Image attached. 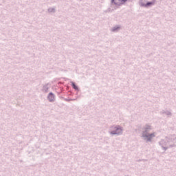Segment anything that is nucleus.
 Segmentation results:
<instances>
[{"label":"nucleus","mask_w":176,"mask_h":176,"mask_svg":"<svg viewBox=\"0 0 176 176\" xmlns=\"http://www.w3.org/2000/svg\"><path fill=\"white\" fill-rule=\"evenodd\" d=\"M176 135L175 134L169 135L165 137L164 139H161L159 142V145L166 151L171 148H176Z\"/></svg>","instance_id":"obj_1"},{"label":"nucleus","mask_w":176,"mask_h":176,"mask_svg":"<svg viewBox=\"0 0 176 176\" xmlns=\"http://www.w3.org/2000/svg\"><path fill=\"white\" fill-rule=\"evenodd\" d=\"M152 130V126L150 125H146L142 129V137L146 142H152L153 138L156 137L155 133H149V131Z\"/></svg>","instance_id":"obj_2"},{"label":"nucleus","mask_w":176,"mask_h":176,"mask_svg":"<svg viewBox=\"0 0 176 176\" xmlns=\"http://www.w3.org/2000/svg\"><path fill=\"white\" fill-rule=\"evenodd\" d=\"M156 3V0H140L139 5L142 8H151Z\"/></svg>","instance_id":"obj_3"},{"label":"nucleus","mask_w":176,"mask_h":176,"mask_svg":"<svg viewBox=\"0 0 176 176\" xmlns=\"http://www.w3.org/2000/svg\"><path fill=\"white\" fill-rule=\"evenodd\" d=\"M111 135H122L123 134V128L120 125H116L110 132Z\"/></svg>","instance_id":"obj_4"},{"label":"nucleus","mask_w":176,"mask_h":176,"mask_svg":"<svg viewBox=\"0 0 176 176\" xmlns=\"http://www.w3.org/2000/svg\"><path fill=\"white\" fill-rule=\"evenodd\" d=\"M51 85L50 83H47L43 85L42 91L43 93H49V89H50Z\"/></svg>","instance_id":"obj_5"},{"label":"nucleus","mask_w":176,"mask_h":176,"mask_svg":"<svg viewBox=\"0 0 176 176\" xmlns=\"http://www.w3.org/2000/svg\"><path fill=\"white\" fill-rule=\"evenodd\" d=\"M54 94L53 92H50L47 98L50 102H54Z\"/></svg>","instance_id":"obj_6"},{"label":"nucleus","mask_w":176,"mask_h":176,"mask_svg":"<svg viewBox=\"0 0 176 176\" xmlns=\"http://www.w3.org/2000/svg\"><path fill=\"white\" fill-rule=\"evenodd\" d=\"M120 30V25L114 26L111 28V32H118Z\"/></svg>","instance_id":"obj_7"},{"label":"nucleus","mask_w":176,"mask_h":176,"mask_svg":"<svg viewBox=\"0 0 176 176\" xmlns=\"http://www.w3.org/2000/svg\"><path fill=\"white\" fill-rule=\"evenodd\" d=\"M128 0H121V2H116L115 5L117 6H122V5H124Z\"/></svg>","instance_id":"obj_8"},{"label":"nucleus","mask_w":176,"mask_h":176,"mask_svg":"<svg viewBox=\"0 0 176 176\" xmlns=\"http://www.w3.org/2000/svg\"><path fill=\"white\" fill-rule=\"evenodd\" d=\"M71 83H72V87H73L74 90H79V87H78V85H76L75 82L72 81Z\"/></svg>","instance_id":"obj_9"},{"label":"nucleus","mask_w":176,"mask_h":176,"mask_svg":"<svg viewBox=\"0 0 176 176\" xmlns=\"http://www.w3.org/2000/svg\"><path fill=\"white\" fill-rule=\"evenodd\" d=\"M160 113L161 115H166L167 116H170V115H171V112L168 111H160Z\"/></svg>","instance_id":"obj_10"},{"label":"nucleus","mask_w":176,"mask_h":176,"mask_svg":"<svg viewBox=\"0 0 176 176\" xmlns=\"http://www.w3.org/2000/svg\"><path fill=\"white\" fill-rule=\"evenodd\" d=\"M48 12L50 13H56V9L55 8H48Z\"/></svg>","instance_id":"obj_11"},{"label":"nucleus","mask_w":176,"mask_h":176,"mask_svg":"<svg viewBox=\"0 0 176 176\" xmlns=\"http://www.w3.org/2000/svg\"><path fill=\"white\" fill-rule=\"evenodd\" d=\"M116 2H122V0H111V3H116Z\"/></svg>","instance_id":"obj_12"},{"label":"nucleus","mask_w":176,"mask_h":176,"mask_svg":"<svg viewBox=\"0 0 176 176\" xmlns=\"http://www.w3.org/2000/svg\"><path fill=\"white\" fill-rule=\"evenodd\" d=\"M65 101H74V99H65Z\"/></svg>","instance_id":"obj_13"},{"label":"nucleus","mask_w":176,"mask_h":176,"mask_svg":"<svg viewBox=\"0 0 176 176\" xmlns=\"http://www.w3.org/2000/svg\"><path fill=\"white\" fill-rule=\"evenodd\" d=\"M112 10H112V9H111V8H108L106 12H112Z\"/></svg>","instance_id":"obj_14"}]
</instances>
